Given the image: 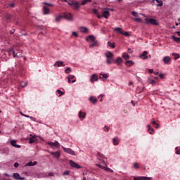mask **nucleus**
I'll use <instances>...</instances> for the list:
<instances>
[{"label": "nucleus", "instance_id": "f257e3e1", "mask_svg": "<svg viewBox=\"0 0 180 180\" xmlns=\"http://www.w3.org/2000/svg\"><path fill=\"white\" fill-rule=\"evenodd\" d=\"M102 165L97 164L96 166L98 167V168H101L102 169H104L105 171H108V172H113V170L109 167H108V165H106V162L105 160H102Z\"/></svg>", "mask_w": 180, "mask_h": 180}, {"label": "nucleus", "instance_id": "f03ea898", "mask_svg": "<svg viewBox=\"0 0 180 180\" xmlns=\"http://www.w3.org/2000/svg\"><path fill=\"white\" fill-rule=\"evenodd\" d=\"M45 6L43 7V12L44 15H49L50 14V8H49V6H54V5L51 4L45 3Z\"/></svg>", "mask_w": 180, "mask_h": 180}, {"label": "nucleus", "instance_id": "7ed1b4c3", "mask_svg": "<svg viewBox=\"0 0 180 180\" xmlns=\"http://www.w3.org/2000/svg\"><path fill=\"white\" fill-rule=\"evenodd\" d=\"M47 144L53 149L58 148V147H60V143L57 141H56L55 142H48Z\"/></svg>", "mask_w": 180, "mask_h": 180}, {"label": "nucleus", "instance_id": "20e7f679", "mask_svg": "<svg viewBox=\"0 0 180 180\" xmlns=\"http://www.w3.org/2000/svg\"><path fill=\"white\" fill-rule=\"evenodd\" d=\"M63 18L66 19L67 20H70V21L73 20L72 14H71L70 13H63Z\"/></svg>", "mask_w": 180, "mask_h": 180}, {"label": "nucleus", "instance_id": "39448f33", "mask_svg": "<svg viewBox=\"0 0 180 180\" xmlns=\"http://www.w3.org/2000/svg\"><path fill=\"white\" fill-rule=\"evenodd\" d=\"M70 165L72 167V168H77V169H79L80 168H82L79 165L77 164L75 162L72 160H70L69 162Z\"/></svg>", "mask_w": 180, "mask_h": 180}, {"label": "nucleus", "instance_id": "423d86ee", "mask_svg": "<svg viewBox=\"0 0 180 180\" xmlns=\"http://www.w3.org/2000/svg\"><path fill=\"white\" fill-rule=\"evenodd\" d=\"M110 16V13L109 11L104 10L102 12L101 18H105V19H109V17Z\"/></svg>", "mask_w": 180, "mask_h": 180}, {"label": "nucleus", "instance_id": "0eeeda50", "mask_svg": "<svg viewBox=\"0 0 180 180\" xmlns=\"http://www.w3.org/2000/svg\"><path fill=\"white\" fill-rule=\"evenodd\" d=\"M62 148L64 150L65 153H68V154H70V155H75V152H74L72 149L64 148V146H63Z\"/></svg>", "mask_w": 180, "mask_h": 180}, {"label": "nucleus", "instance_id": "6e6552de", "mask_svg": "<svg viewBox=\"0 0 180 180\" xmlns=\"http://www.w3.org/2000/svg\"><path fill=\"white\" fill-rule=\"evenodd\" d=\"M146 23H150L151 25H158L157 20L153 18H146Z\"/></svg>", "mask_w": 180, "mask_h": 180}, {"label": "nucleus", "instance_id": "1a4fd4ad", "mask_svg": "<svg viewBox=\"0 0 180 180\" xmlns=\"http://www.w3.org/2000/svg\"><path fill=\"white\" fill-rule=\"evenodd\" d=\"M140 58L142 60H147L148 58V52L146 51H143L141 55H140Z\"/></svg>", "mask_w": 180, "mask_h": 180}, {"label": "nucleus", "instance_id": "9d476101", "mask_svg": "<svg viewBox=\"0 0 180 180\" xmlns=\"http://www.w3.org/2000/svg\"><path fill=\"white\" fill-rule=\"evenodd\" d=\"M109 76L107 74L105 73H100L99 74V79H102V81H106Z\"/></svg>", "mask_w": 180, "mask_h": 180}, {"label": "nucleus", "instance_id": "9b49d317", "mask_svg": "<svg viewBox=\"0 0 180 180\" xmlns=\"http://www.w3.org/2000/svg\"><path fill=\"white\" fill-rule=\"evenodd\" d=\"M51 155H53L55 158H60V156L61 155V153L60 151H56V152H51Z\"/></svg>", "mask_w": 180, "mask_h": 180}, {"label": "nucleus", "instance_id": "f8f14e48", "mask_svg": "<svg viewBox=\"0 0 180 180\" xmlns=\"http://www.w3.org/2000/svg\"><path fill=\"white\" fill-rule=\"evenodd\" d=\"M69 5H71L72 8H73V9H75L76 11L79 8V4L77 2L73 1L72 3H69Z\"/></svg>", "mask_w": 180, "mask_h": 180}, {"label": "nucleus", "instance_id": "ddd939ff", "mask_svg": "<svg viewBox=\"0 0 180 180\" xmlns=\"http://www.w3.org/2000/svg\"><path fill=\"white\" fill-rule=\"evenodd\" d=\"M163 62L167 64V65H169L171 64V58L169 56H165L163 58Z\"/></svg>", "mask_w": 180, "mask_h": 180}, {"label": "nucleus", "instance_id": "4468645a", "mask_svg": "<svg viewBox=\"0 0 180 180\" xmlns=\"http://www.w3.org/2000/svg\"><path fill=\"white\" fill-rule=\"evenodd\" d=\"M13 178H14V179L25 180L24 177H20V174H19V173H13Z\"/></svg>", "mask_w": 180, "mask_h": 180}, {"label": "nucleus", "instance_id": "2eb2a0df", "mask_svg": "<svg viewBox=\"0 0 180 180\" xmlns=\"http://www.w3.org/2000/svg\"><path fill=\"white\" fill-rule=\"evenodd\" d=\"M79 30L81 33H88L89 32V30L86 27H79Z\"/></svg>", "mask_w": 180, "mask_h": 180}, {"label": "nucleus", "instance_id": "dca6fc26", "mask_svg": "<svg viewBox=\"0 0 180 180\" xmlns=\"http://www.w3.org/2000/svg\"><path fill=\"white\" fill-rule=\"evenodd\" d=\"M92 12H93V13H94V15H96L98 19H102V15L101 14H99V11H98L97 9L94 8L92 10Z\"/></svg>", "mask_w": 180, "mask_h": 180}, {"label": "nucleus", "instance_id": "f3484780", "mask_svg": "<svg viewBox=\"0 0 180 180\" xmlns=\"http://www.w3.org/2000/svg\"><path fill=\"white\" fill-rule=\"evenodd\" d=\"M98 79H99V78L98 77V75H96V74H94V75H92V76L90 79V81H91V82H92L94 84V82L95 81H98Z\"/></svg>", "mask_w": 180, "mask_h": 180}, {"label": "nucleus", "instance_id": "a211bd4d", "mask_svg": "<svg viewBox=\"0 0 180 180\" xmlns=\"http://www.w3.org/2000/svg\"><path fill=\"white\" fill-rule=\"evenodd\" d=\"M54 67H65V65L64 64V62H63V61H57L54 64Z\"/></svg>", "mask_w": 180, "mask_h": 180}, {"label": "nucleus", "instance_id": "6ab92c4d", "mask_svg": "<svg viewBox=\"0 0 180 180\" xmlns=\"http://www.w3.org/2000/svg\"><path fill=\"white\" fill-rule=\"evenodd\" d=\"M86 116V113L83 112L82 111L79 112V117L82 120H84Z\"/></svg>", "mask_w": 180, "mask_h": 180}, {"label": "nucleus", "instance_id": "aec40b11", "mask_svg": "<svg viewBox=\"0 0 180 180\" xmlns=\"http://www.w3.org/2000/svg\"><path fill=\"white\" fill-rule=\"evenodd\" d=\"M11 144L13 147H15V148H20V145L16 144L15 140L11 141Z\"/></svg>", "mask_w": 180, "mask_h": 180}, {"label": "nucleus", "instance_id": "412c9836", "mask_svg": "<svg viewBox=\"0 0 180 180\" xmlns=\"http://www.w3.org/2000/svg\"><path fill=\"white\" fill-rule=\"evenodd\" d=\"M36 141H37V136H33L30 139L29 143L32 144V143H36Z\"/></svg>", "mask_w": 180, "mask_h": 180}, {"label": "nucleus", "instance_id": "4be33fe9", "mask_svg": "<svg viewBox=\"0 0 180 180\" xmlns=\"http://www.w3.org/2000/svg\"><path fill=\"white\" fill-rule=\"evenodd\" d=\"M34 165H37V162H29L25 165V167H34Z\"/></svg>", "mask_w": 180, "mask_h": 180}, {"label": "nucleus", "instance_id": "5701e85b", "mask_svg": "<svg viewBox=\"0 0 180 180\" xmlns=\"http://www.w3.org/2000/svg\"><path fill=\"white\" fill-rule=\"evenodd\" d=\"M95 41V37L94 35H89L88 37L86 38V41Z\"/></svg>", "mask_w": 180, "mask_h": 180}, {"label": "nucleus", "instance_id": "b1692460", "mask_svg": "<svg viewBox=\"0 0 180 180\" xmlns=\"http://www.w3.org/2000/svg\"><path fill=\"white\" fill-rule=\"evenodd\" d=\"M63 15H58L56 18H55V22H56V23H60V22H61V19H63Z\"/></svg>", "mask_w": 180, "mask_h": 180}, {"label": "nucleus", "instance_id": "393cba45", "mask_svg": "<svg viewBox=\"0 0 180 180\" xmlns=\"http://www.w3.org/2000/svg\"><path fill=\"white\" fill-rule=\"evenodd\" d=\"M125 64L127 67H132V65H134V62L132 60H127Z\"/></svg>", "mask_w": 180, "mask_h": 180}, {"label": "nucleus", "instance_id": "a878e982", "mask_svg": "<svg viewBox=\"0 0 180 180\" xmlns=\"http://www.w3.org/2000/svg\"><path fill=\"white\" fill-rule=\"evenodd\" d=\"M105 57L106 58H113V53L112 52L108 51L105 53Z\"/></svg>", "mask_w": 180, "mask_h": 180}, {"label": "nucleus", "instance_id": "bb28decb", "mask_svg": "<svg viewBox=\"0 0 180 180\" xmlns=\"http://www.w3.org/2000/svg\"><path fill=\"white\" fill-rule=\"evenodd\" d=\"M115 61V59L113 58H107L106 63L107 64H112Z\"/></svg>", "mask_w": 180, "mask_h": 180}, {"label": "nucleus", "instance_id": "cd10ccee", "mask_svg": "<svg viewBox=\"0 0 180 180\" xmlns=\"http://www.w3.org/2000/svg\"><path fill=\"white\" fill-rule=\"evenodd\" d=\"M114 32H117L118 33H120V34H123V31H122V28L120 27L115 28Z\"/></svg>", "mask_w": 180, "mask_h": 180}, {"label": "nucleus", "instance_id": "c85d7f7f", "mask_svg": "<svg viewBox=\"0 0 180 180\" xmlns=\"http://www.w3.org/2000/svg\"><path fill=\"white\" fill-rule=\"evenodd\" d=\"M148 131H149L150 134H154V129H152L150 125H148Z\"/></svg>", "mask_w": 180, "mask_h": 180}, {"label": "nucleus", "instance_id": "c756f323", "mask_svg": "<svg viewBox=\"0 0 180 180\" xmlns=\"http://www.w3.org/2000/svg\"><path fill=\"white\" fill-rule=\"evenodd\" d=\"M115 63H117V64H122V63H123V59H122L120 57H118L115 60Z\"/></svg>", "mask_w": 180, "mask_h": 180}, {"label": "nucleus", "instance_id": "7c9ffc66", "mask_svg": "<svg viewBox=\"0 0 180 180\" xmlns=\"http://www.w3.org/2000/svg\"><path fill=\"white\" fill-rule=\"evenodd\" d=\"M112 143H113L114 146H118V144H119V139H117L116 138H114L112 139Z\"/></svg>", "mask_w": 180, "mask_h": 180}, {"label": "nucleus", "instance_id": "2f4dec72", "mask_svg": "<svg viewBox=\"0 0 180 180\" xmlns=\"http://www.w3.org/2000/svg\"><path fill=\"white\" fill-rule=\"evenodd\" d=\"M122 58H124V60H129L130 58V56L129 54L124 53L122 55Z\"/></svg>", "mask_w": 180, "mask_h": 180}, {"label": "nucleus", "instance_id": "473e14b6", "mask_svg": "<svg viewBox=\"0 0 180 180\" xmlns=\"http://www.w3.org/2000/svg\"><path fill=\"white\" fill-rule=\"evenodd\" d=\"M13 56L14 58H15V57H22V54H20V52L16 53V52L13 51Z\"/></svg>", "mask_w": 180, "mask_h": 180}, {"label": "nucleus", "instance_id": "72a5a7b5", "mask_svg": "<svg viewBox=\"0 0 180 180\" xmlns=\"http://www.w3.org/2000/svg\"><path fill=\"white\" fill-rule=\"evenodd\" d=\"M89 101L91 103H96L98 102V99L94 98L93 97H90Z\"/></svg>", "mask_w": 180, "mask_h": 180}, {"label": "nucleus", "instance_id": "f704fd0d", "mask_svg": "<svg viewBox=\"0 0 180 180\" xmlns=\"http://www.w3.org/2000/svg\"><path fill=\"white\" fill-rule=\"evenodd\" d=\"M173 57L174 58V60H178V58H180V55L179 53H172Z\"/></svg>", "mask_w": 180, "mask_h": 180}, {"label": "nucleus", "instance_id": "c9c22d12", "mask_svg": "<svg viewBox=\"0 0 180 180\" xmlns=\"http://www.w3.org/2000/svg\"><path fill=\"white\" fill-rule=\"evenodd\" d=\"M152 124L156 127V129L158 127V124H157V121L155 120H153L151 122Z\"/></svg>", "mask_w": 180, "mask_h": 180}, {"label": "nucleus", "instance_id": "e433bc0d", "mask_svg": "<svg viewBox=\"0 0 180 180\" xmlns=\"http://www.w3.org/2000/svg\"><path fill=\"white\" fill-rule=\"evenodd\" d=\"M88 2H92V0H83L82 1V4H81V5H86V4H88Z\"/></svg>", "mask_w": 180, "mask_h": 180}, {"label": "nucleus", "instance_id": "4c0bfd02", "mask_svg": "<svg viewBox=\"0 0 180 180\" xmlns=\"http://www.w3.org/2000/svg\"><path fill=\"white\" fill-rule=\"evenodd\" d=\"M149 84H151L152 85H155V84H157V82L153 79H148Z\"/></svg>", "mask_w": 180, "mask_h": 180}, {"label": "nucleus", "instance_id": "58836bf2", "mask_svg": "<svg viewBox=\"0 0 180 180\" xmlns=\"http://www.w3.org/2000/svg\"><path fill=\"white\" fill-rule=\"evenodd\" d=\"M108 46H109L110 47H111V49H115V43H112V42H110V41H108Z\"/></svg>", "mask_w": 180, "mask_h": 180}, {"label": "nucleus", "instance_id": "ea45409f", "mask_svg": "<svg viewBox=\"0 0 180 180\" xmlns=\"http://www.w3.org/2000/svg\"><path fill=\"white\" fill-rule=\"evenodd\" d=\"M172 39L174 41H177L179 42L180 41V38L179 37H176L174 35L172 36Z\"/></svg>", "mask_w": 180, "mask_h": 180}, {"label": "nucleus", "instance_id": "a19ab883", "mask_svg": "<svg viewBox=\"0 0 180 180\" xmlns=\"http://www.w3.org/2000/svg\"><path fill=\"white\" fill-rule=\"evenodd\" d=\"M92 42H93V43L89 45V47H95L96 46H97L98 41H92Z\"/></svg>", "mask_w": 180, "mask_h": 180}, {"label": "nucleus", "instance_id": "79ce46f5", "mask_svg": "<svg viewBox=\"0 0 180 180\" xmlns=\"http://www.w3.org/2000/svg\"><path fill=\"white\" fill-rule=\"evenodd\" d=\"M71 68H68L65 70V72L66 74H70V72H71Z\"/></svg>", "mask_w": 180, "mask_h": 180}, {"label": "nucleus", "instance_id": "37998d69", "mask_svg": "<svg viewBox=\"0 0 180 180\" xmlns=\"http://www.w3.org/2000/svg\"><path fill=\"white\" fill-rule=\"evenodd\" d=\"M159 78H160V79H164V78H165V75L160 73L159 75Z\"/></svg>", "mask_w": 180, "mask_h": 180}, {"label": "nucleus", "instance_id": "c03bdc74", "mask_svg": "<svg viewBox=\"0 0 180 180\" xmlns=\"http://www.w3.org/2000/svg\"><path fill=\"white\" fill-rule=\"evenodd\" d=\"M98 155L100 157V158H106V157H105V155L101 153H98Z\"/></svg>", "mask_w": 180, "mask_h": 180}, {"label": "nucleus", "instance_id": "a18cd8bd", "mask_svg": "<svg viewBox=\"0 0 180 180\" xmlns=\"http://www.w3.org/2000/svg\"><path fill=\"white\" fill-rule=\"evenodd\" d=\"M27 85V82H21V86L25 88Z\"/></svg>", "mask_w": 180, "mask_h": 180}, {"label": "nucleus", "instance_id": "49530a36", "mask_svg": "<svg viewBox=\"0 0 180 180\" xmlns=\"http://www.w3.org/2000/svg\"><path fill=\"white\" fill-rule=\"evenodd\" d=\"M57 92L59 94V96H62V95H64V92H63L61 90H57Z\"/></svg>", "mask_w": 180, "mask_h": 180}, {"label": "nucleus", "instance_id": "de8ad7c7", "mask_svg": "<svg viewBox=\"0 0 180 180\" xmlns=\"http://www.w3.org/2000/svg\"><path fill=\"white\" fill-rule=\"evenodd\" d=\"M134 167L136 168V169H138V168H140V166H139V163L135 162L134 164Z\"/></svg>", "mask_w": 180, "mask_h": 180}, {"label": "nucleus", "instance_id": "09e8293b", "mask_svg": "<svg viewBox=\"0 0 180 180\" xmlns=\"http://www.w3.org/2000/svg\"><path fill=\"white\" fill-rule=\"evenodd\" d=\"M123 34L126 37H129V36H130V34H129L128 32H123V34Z\"/></svg>", "mask_w": 180, "mask_h": 180}, {"label": "nucleus", "instance_id": "8fccbe9b", "mask_svg": "<svg viewBox=\"0 0 180 180\" xmlns=\"http://www.w3.org/2000/svg\"><path fill=\"white\" fill-rule=\"evenodd\" d=\"M176 154L180 155V149L178 147L175 148Z\"/></svg>", "mask_w": 180, "mask_h": 180}, {"label": "nucleus", "instance_id": "3c124183", "mask_svg": "<svg viewBox=\"0 0 180 180\" xmlns=\"http://www.w3.org/2000/svg\"><path fill=\"white\" fill-rule=\"evenodd\" d=\"M132 15L133 16H135L136 18H137L139 16V14L137 13H136V11H132Z\"/></svg>", "mask_w": 180, "mask_h": 180}, {"label": "nucleus", "instance_id": "603ef678", "mask_svg": "<svg viewBox=\"0 0 180 180\" xmlns=\"http://www.w3.org/2000/svg\"><path fill=\"white\" fill-rule=\"evenodd\" d=\"M68 78L70 79H74V78H75V76H74L72 75H70Z\"/></svg>", "mask_w": 180, "mask_h": 180}, {"label": "nucleus", "instance_id": "864d4df0", "mask_svg": "<svg viewBox=\"0 0 180 180\" xmlns=\"http://www.w3.org/2000/svg\"><path fill=\"white\" fill-rule=\"evenodd\" d=\"M134 20L135 21V22H141V18H134Z\"/></svg>", "mask_w": 180, "mask_h": 180}, {"label": "nucleus", "instance_id": "5fc2aeb1", "mask_svg": "<svg viewBox=\"0 0 180 180\" xmlns=\"http://www.w3.org/2000/svg\"><path fill=\"white\" fill-rule=\"evenodd\" d=\"M72 34V36H75V37H78V33H77V32H73Z\"/></svg>", "mask_w": 180, "mask_h": 180}, {"label": "nucleus", "instance_id": "6e6d98bb", "mask_svg": "<svg viewBox=\"0 0 180 180\" xmlns=\"http://www.w3.org/2000/svg\"><path fill=\"white\" fill-rule=\"evenodd\" d=\"M110 128L109 127H108V126H105L104 127V130H105V131H109V129H110Z\"/></svg>", "mask_w": 180, "mask_h": 180}, {"label": "nucleus", "instance_id": "4d7b16f0", "mask_svg": "<svg viewBox=\"0 0 180 180\" xmlns=\"http://www.w3.org/2000/svg\"><path fill=\"white\" fill-rule=\"evenodd\" d=\"M63 175H70V171H66L63 173Z\"/></svg>", "mask_w": 180, "mask_h": 180}, {"label": "nucleus", "instance_id": "13d9d810", "mask_svg": "<svg viewBox=\"0 0 180 180\" xmlns=\"http://www.w3.org/2000/svg\"><path fill=\"white\" fill-rule=\"evenodd\" d=\"M162 1H158V6H162Z\"/></svg>", "mask_w": 180, "mask_h": 180}, {"label": "nucleus", "instance_id": "bf43d9fd", "mask_svg": "<svg viewBox=\"0 0 180 180\" xmlns=\"http://www.w3.org/2000/svg\"><path fill=\"white\" fill-rule=\"evenodd\" d=\"M6 18L7 20H9V19H11V18H12V15H7L6 16Z\"/></svg>", "mask_w": 180, "mask_h": 180}, {"label": "nucleus", "instance_id": "052dcab7", "mask_svg": "<svg viewBox=\"0 0 180 180\" xmlns=\"http://www.w3.org/2000/svg\"><path fill=\"white\" fill-rule=\"evenodd\" d=\"M30 119H31V120H33V122H36V119L33 117L29 116L28 117Z\"/></svg>", "mask_w": 180, "mask_h": 180}, {"label": "nucleus", "instance_id": "680f3d73", "mask_svg": "<svg viewBox=\"0 0 180 180\" xmlns=\"http://www.w3.org/2000/svg\"><path fill=\"white\" fill-rule=\"evenodd\" d=\"M148 72H149V74H153V72H154V70H153V69H149V70H148Z\"/></svg>", "mask_w": 180, "mask_h": 180}, {"label": "nucleus", "instance_id": "e2e57ef3", "mask_svg": "<svg viewBox=\"0 0 180 180\" xmlns=\"http://www.w3.org/2000/svg\"><path fill=\"white\" fill-rule=\"evenodd\" d=\"M9 6H10L11 8H15V4H13V3L10 4H9Z\"/></svg>", "mask_w": 180, "mask_h": 180}, {"label": "nucleus", "instance_id": "0e129e2a", "mask_svg": "<svg viewBox=\"0 0 180 180\" xmlns=\"http://www.w3.org/2000/svg\"><path fill=\"white\" fill-rule=\"evenodd\" d=\"M14 167L15 168H18V167H19V163L18 162L14 163Z\"/></svg>", "mask_w": 180, "mask_h": 180}, {"label": "nucleus", "instance_id": "69168bd1", "mask_svg": "<svg viewBox=\"0 0 180 180\" xmlns=\"http://www.w3.org/2000/svg\"><path fill=\"white\" fill-rule=\"evenodd\" d=\"M127 52L131 54V53H133V50H131V49H128Z\"/></svg>", "mask_w": 180, "mask_h": 180}, {"label": "nucleus", "instance_id": "338daca9", "mask_svg": "<svg viewBox=\"0 0 180 180\" xmlns=\"http://www.w3.org/2000/svg\"><path fill=\"white\" fill-rule=\"evenodd\" d=\"M21 116H24L25 117H29V115L23 114V112H20Z\"/></svg>", "mask_w": 180, "mask_h": 180}, {"label": "nucleus", "instance_id": "774afa93", "mask_svg": "<svg viewBox=\"0 0 180 180\" xmlns=\"http://www.w3.org/2000/svg\"><path fill=\"white\" fill-rule=\"evenodd\" d=\"M13 33H15V30H11L10 31V34H13Z\"/></svg>", "mask_w": 180, "mask_h": 180}]
</instances>
